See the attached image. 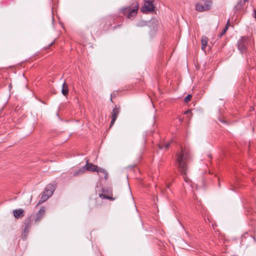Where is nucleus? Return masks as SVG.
<instances>
[{
  "label": "nucleus",
  "mask_w": 256,
  "mask_h": 256,
  "mask_svg": "<svg viewBox=\"0 0 256 256\" xmlns=\"http://www.w3.org/2000/svg\"><path fill=\"white\" fill-rule=\"evenodd\" d=\"M177 163L178 165L179 170L183 176L184 181L190 182V180L186 176L187 166L186 160L188 158V154L187 152L182 148H181V152L177 154Z\"/></svg>",
  "instance_id": "nucleus-1"
},
{
  "label": "nucleus",
  "mask_w": 256,
  "mask_h": 256,
  "mask_svg": "<svg viewBox=\"0 0 256 256\" xmlns=\"http://www.w3.org/2000/svg\"><path fill=\"white\" fill-rule=\"evenodd\" d=\"M138 6V4L135 2L131 6L122 8L120 12L124 15L126 16L128 18L132 19L136 15Z\"/></svg>",
  "instance_id": "nucleus-2"
},
{
  "label": "nucleus",
  "mask_w": 256,
  "mask_h": 256,
  "mask_svg": "<svg viewBox=\"0 0 256 256\" xmlns=\"http://www.w3.org/2000/svg\"><path fill=\"white\" fill-rule=\"evenodd\" d=\"M31 226V222L30 218H27L25 220L24 224L22 226V238L24 240L26 238L27 235L28 234L29 230Z\"/></svg>",
  "instance_id": "nucleus-3"
},
{
  "label": "nucleus",
  "mask_w": 256,
  "mask_h": 256,
  "mask_svg": "<svg viewBox=\"0 0 256 256\" xmlns=\"http://www.w3.org/2000/svg\"><path fill=\"white\" fill-rule=\"evenodd\" d=\"M203 2L204 4H196L197 10L199 12H204L210 9L212 3L211 0H203Z\"/></svg>",
  "instance_id": "nucleus-4"
},
{
  "label": "nucleus",
  "mask_w": 256,
  "mask_h": 256,
  "mask_svg": "<svg viewBox=\"0 0 256 256\" xmlns=\"http://www.w3.org/2000/svg\"><path fill=\"white\" fill-rule=\"evenodd\" d=\"M248 38L247 37H242L238 41V47L241 53L243 54L246 51V44H248Z\"/></svg>",
  "instance_id": "nucleus-5"
},
{
  "label": "nucleus",
  "mask_w": 256,
  "mask_h": 256,
  "mask_svg": "<svg viewBox=\"0 0 256 256\" xmlns=\"http://www.w3.org/2000/svg\"><path fill=\"white\" fill-rule=\"evenodd\" d=\"M152 2L153 0H145L144 6L141 8V10L143 12L153 11L154 5Z\"/></svg>",
  "instance_id": "nucleus-6"
},
{
  "label": "nucleus",
  "mask_w": 256,
  "mask_h": 256,
  "mask_svg": "<svg viewBox=\"0 0 256 256\" xmlns=\"http://www.w3.org/2000/svg\"><path fill=\"white\" fill-rule=\"evenodd\" d=\"M46 210L44 206L40 208L38 212L36 214V217L34 218V221L36 222H39L45 214Z\"/></svg>",
  "instance_id": "nucleus-7"
},
{
  "label": "nucleus",
  "mask_w": 256,
  "mask_h": 256,
  "mask_svg": "<svg viewBox=\"0 0 256 256\" xmlns=\"http://www.w3.org/2000/svg\"><path fill=\"white\" fill-rule=\"evenodd\" d=\"M55 190V186L54 184H48L43 194L48 196L49 197L51 196Z\"/></svg>",
  "instance_id": "nucleus-8"
},
{
  "label": "nucleus",
  "mask_w": 256,
  "mask_h": 256,
  "mask_svg": "<svg viewBox=\"0 0 256 256\" xmlns=\"http://www.w3.org/2000/svg\"><path fill=\"white\" fill-rule=\"evenodd\" d=\"M84 166L86 170H88L92 172H96L98 168L96 166H95L92 163H90L88 162V160H86V164Z\"/></svg>",
  "instance_id": "nucleus-9"
},
{
  "label": "nucleus",
  "mask_w": 256,
  "mask_h": 256,
  "mask_svg": "<svg viewBox=\"0 0 256 256\" xmlns=\"http://www.w3.org/2000/svg\"><path fill=\"white\" fill-rule=\"evenodd\" d=\"M96 172L101 178H104L106 180L108 176V173L106 171L102 168H98Z\"/></svg>",
  "instance_id": "nucleus-10"
},
{
  "label": "nucleus",
  "mask_w": 256,
  "mask_h": 256,
  "mask_svg": "<svg viewBox=\"0 0 256 256\" xmlns=\"http://www.w3.org/2000/svg\"><path fill=\"white\" fill-rule=\"evenodd\" d=\"M208 38L206 36H202L201 40L202 49L204 50L208 44Z\"/></svg>",
  "instance_id": "nucleus-11"
},
{
  "label": "nucleus",
  "mask_w": 256,
  "mask_h": 256,
  "mask_svg": "<svg viewBox=\"0 0 256 256\" xmlns=\"http://www.w3.org/2000/svg\"><path fill=\"white\" fill-rule=\"evenodd\" d=\"M62 92L64 96H66L68 93V85L66 84V82H64L62 84Z\"/></svg>",
  "instance_id": "nucleus-12"
},
{
  "label": "nucleus",
  "mask_w": 256,
  "mask_h": 256,
  "mask_svg": "<svg viewBox=\"0 0 256 256\" xmlns=\"http://www.w3.org/2000/svg\"><path fill=\"white\" fill-rule=\"evenodd\" d=\"M85 171H86V169L84 168V166H83L82 168L74 172L73 173V176H78L84 174L85 172Z\"/></svg>",
  "instance_id": "nucleus-13"
},
{
  "label": "nucleus",
  "mask_w": 256,
  "mask_h": 256,
  "mask_svg": "<svg viewBox=\"0 0 256 256\" xmlns=\"http://www.w3.org/2000/svg\"><path fill=\"white\" fill-rule=\"evenodd\" d=\"M10 98V94L7 92L4 96H2L0 99L4 104H6Z\"/></svg>",
  "instance_id": "nucleus-14"
},
{
  "label": "nucleus",
  "mask_w": 256,
  "mask_h": 256,
  "mask_svg": "<svg viewBox=\"0 0 256 256\" xmlns=\"http://www.w3.org/2000/svg\"><path fill=\"white\" fill-rule=\"evenodd\" d=\"M245 2H244V1H240V2H238L234 7L235 10L238 11L241 10Z\"/></svg>",
  "instance_id": "nucleus-15"
},
{
  "label": "nucleus",
  "mask_w": 256,
  "mask_h": 256,
  "mask_svg": "<svg viewBox=\"0 0 256 256\" xmlns=\"http://www.w3.org/2000/svg\"><path fill=\"white\" fill-rule=\"evenodd\" d=\"M24 215V211L22 208L17 210V218H22Z\"/></svg>",
  "instance_id": "nucleus-16"
},
{
  "label": "nucleus",
  "mask_w": 256,
  "mask_h": 256,
  "mask_svg": "<svg viewBox=\"0 0 256 256\" xmlns=\"http://www.w3.org/2000/svg\"><path fill=\"white\" fill-rule=\"evenodd\" d=\"M118 113H112V121H111V122H110V128H112V126H113V124H114L116 119L117 118H118Z\"/></svg>",
  "instance_id": "nucleus-17"
},
{
  "label": "nucleus",
  "mask_w": 256,
  "mask_h": 256,
  "mask_svg": "<svg viewBox=\"0 0 256 256\" xmlns=\"http://www.w3.org/2000/svg\"><path fill=\"white\" fill-rule=\"evenodd\" d=\"M50 197L48 196H46V194H42V197H41V199L39 201L38 204H40L41 203L46 201Z\"/></svg>",
  "instance_id": "nucleus-18"
},
{
  "label": "nucleus",
  "mask_w": 256,
  "mask_h": 256,
  "mask_svg": "<svg viewBox=\"0 0 256 256\" xmlns=\"http://www.w3.org/2000/svg\"><path fill=\"white\" fill-rule=\"evenodd\" d=\"M192 98V94H188V96H187L184 98V102H189L190 100H191Z\"/></svg>",
  "instance_id": "nucleus-19"
},
{
  "label": "nucleus",
  "mask_w": 256,
  "mask_h": 256,
  "mask_svg": "<svg viewBox=\"0 0 256 256\" xmlns=\"http://www.w3.org/2000/svg\"><path fill=\"white\" fill-rule=\"evenodd\" d=\"M170 142H168L164 145H159V148L162 149L164 147L166 148H168L170 146Z\"/></svg>",
  "instance_id": "nucleus-20"
},
{
  "label": "nucleus",
  "mask_w": 256,
  "mask_h": 256,
  "mask_svg": "<svg viewBox=\"0 0 256 256\" xmlns=\"http://www.w3.org/2000/svg\"><path fill=\"white\" fill-rule=\"evenodd\" d=\"M99 196L102 198H106V199H111V198L105 194H100Z\"/></svg>",
  "instance_id": "nucleus-21"
},
{
  "label": "nucleus",
  "mask_w": 256,
  "mask_h": 256,
  "mask_svg": "<svg viewBox=\"0 0 256 256\" xmlns=\"http://www.w3.org/2000/svg\"><path fill=\"white\" fill-rule=\"evenodd\" d=\"M229 23H230V20H228V22H227V23H226V26L225 28H224V30H224V32H226L227 31V30H228V26H230V24H229Z\"/></svg>",
  "instance_id": "nucleus-22"
},
{
  "label": "nucleus",
  "mask_w": 256,
  "mask_h": 256,
  "mask_svg": "<svg viewBox=\"0 0 256 256\" xmlns=\"http://www.w3.org/2000/svg\"><path fill=\"white\" fill-rule=\"evenodd\" d=\"M22 79H23V80L24 81V86L27 88V84H26V78L24 77V74H22Z\"/></svg>",
  "instance_id": "nucleus-23"
},
{
  "label": "nucleus",
  "mask_w": 256,
  "mask_h": 256,
  "mask_svg": "<svg viewBox=\"0 0 256 256\" xmlns=\"http://www.w3.org/2000/svg\"><path fill=\"white\" fill-rule=\"evenodd\" d=\"M120 110V106H116L114 108L112 112H118V111Z\"/></svg>",
  "instance_id": "nucleus-24"
},
{
  "label": "nucleus",
  "mask_w": 256,
  "mask_h": 256,
  "mask_svg": "<svg viewBox=\"0 0 256 256\" xmlns=\"http://www.w3.org/2000/svg\"><path fill=\"white\" fill-rule=\"evenodd\" d=\"M12 212H13V214H14V216L15 218H16V209L14 210L13 211H12Z\"/></svg>",
  "instance_id": "nucleus-25"
},
{
  "label": "nucleus",
  "mask_w": 256,
  "mask_h": 256,
  "mask_svg": "<svg viewBox=\"0 0 256 256\" xmlns=\"http://www.w3.org/2000/svg\"><path fill=\"white\" fill-rule=\"evenodd\" d=\"M226 32H224V30H223L222 32H221L220 35H219V36L220 38H221Z\"/></svg>",
  "instance_id": "nucleus-26"
},
{
  "label": "nucleus",
  "mask_w": 256,
  "mask_h": 256,
  "mask_svg": "<svg viewBox=\"0 0 256 256\" xmlns=\"http://www.w3.org/2000/svg\"><path fill=\"white\" fill-rule=\"evenodd\" d=\"M254 17L256 18V10H254Z\"/></svg>",
  "instance_id": "nucleus-27"
},
{
  "label": "nucleus",
  "mask_w": 256,
  "mask_h": 256,
  "mask_svg": "<svg viewBox=\"0 0 256 256\" xmlns=\"http://www.w3.org/2000/svg\"><path fill=\"white\" fill-rule=\"evenodd\" d=\"M185 112H190V110H188L186 111Z\"/></svg>",
  "instance_id": "nucleus-28"
},
{
  "label": "nucleus",
  "mask_w": 256,
  "mask_h": 256,
  "mask_svg": "<svg viewBox=\"0 0 256 256\" xmlns=\"http://www.w3.org/2000/svg\"><path fill=\"white\" fill-rule=\"evenodd\" d=\"M119 26H120V25H118L117 26H115V27L114 28H115L116 27H119Z\"/></svg>",
  "instance_id": "nucleus-29"
},
{
  "label": "nucleus",
  "mask_w": 256,
  "mask_h": 256,
  "mask_svg": "<svg viewBox=\"0 0 256 256\" xmlns=\"http://www.w3.org/2000/svg\"><path fill=\"white\" fill-rule=\"evenodd\" d=\"M52 44H53V42L50 43V44L49 45V46H50L51 45H52Z\"/></svg>",
  "instance_id": "nucleus-30"
},
{
  "label": "nucleus",
  "mask_w": 256,
  "mask_h": 256,
  "mask_svg": "<svg viewBox=\"0 0 256 256\" xmlns=\"http://www.w3.org/2000/svg\"><path fill=\"white\" fill-rule=\"evenodd\" d=\"M248 0H244V2H248Z\"/></svg>",
  "instance_id": "nucleus-31"
},
{
  "label": "nucleus",
  "mask_w": 256,
  "mask_h": 256,
  "mask_svg": "<svg viewBox=\"0 0 256 256\" xmlns=\"http://www.w3.org/2000/svg\"><path fill=\"white\" fill-rule=\"evenodd\" d=\"M252 110H254V108H252Z\"/></svg>",
  "instance_id": "nucleus-32"
},
{
  "label": "nucleus",
  "mask_w": 256,
  "mask_h": 256,
  "mask_svg": "<svg viewBox=\"0 0 256 256\" xmlns=\"http://www.w3.org/2000/svg\"><path fill=\"white\" fill-rule=\"evenodd\" d=\"M170 186V185H167V188H168Z\"/></svg>",
  "instance_id": "nucleus-33"
},
{
  "label": "nucleus",
  "mask_w": 256,
  "mask_h": 256,
  "mask_svg": "<svg viewBox=\"0 0 256 256\" xmlns=\"http://www.w3.org/2000/svg\"><path fill=\"white\" fill-rule=\"evenodd\" d=\"M56 116H58V113H57Z\"/></svg>",
  "instance_id": "nucleus-34"
},
{
  "label": "nucleus",
  "mask_w": 256,
  "mask_h": 256,
  "mask_svg": "<svg viewBox=\"0 0 256 256\" xmlns=\"http://www.w3.org/2000/svg\"><path fill=\"white\" fill-rule=\"evenodd\" d=\"M9 87H10H10H11V84H10Z\"/></svg>",
  "instance_id": "nucleus-35"
}]
</instances>
